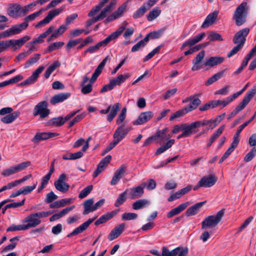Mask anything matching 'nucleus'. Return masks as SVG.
I'll list each match as a JSON object with an SVG mask.
<instances>
[{"label": "nucleus", "mask_w": 256, "mask_h": 256, "mask_svg": "<svg viewBox=\"0 0 256 256\" xmlns=\"http://www.w3.org/2000/svg\"><path fill=\"white\" fill-rule=\"evenodd\" d=\"M226 70H222L209 78L206 82V86H209L222 78L225 74Z\"/></svg>", "instance_id": "473e14b6"}, {"label": "nucleus", "mask_w": 256, "mask_h": 256, "mask_svg": "<svg viewBox=\"0 0 256 256\" xmlns=\"http://www.w3.org/2000/svg\"><path fill=\"white\" fill-rule=\"evenodd\" d=\"M95 218H94L88 219L86 222L80 225L79 226L74 229L72 232L68 234L67 236L68 238H70L84 231L87 229L89 225L92 222Z\"/></svg>", "instance_id": "2eb2a0df"}, {"label": "nucleus", "mask_w": 256, "mask_h": 256, "mask_svg": "<svg viewBox=\"0 0 256 256\" xmlns=\"http://www.w3.org/2000/svg\"><path fill=\"white\" fill-rule=\"evenodd\" d=\"M239 142H240L239 136L238 135V134H235L234 135V136L233 138L232 142L229 148L234 151V148L237 147Z\"/></svg>", "instance_id": "338daca9"}, {"label": "nucleus", "mask_w": 256, "mask_h": 256, "mask_svg": "<svg viewBox=\"0 0 256 256\" xmlns=\"http://www.w3.org/2000/svg\"><path fill=\"white\" fill-rule=\"evenodd\" d=\"M138 218V214L132 212H125L122 216V220H135Z\"/></svg>", "instance_id": "5fc2aeb1"}, {"label": "nucleus", "mask_w": 256, "mask_h": 256, "mask_svg": "<svg viewBox=\"0 0 256 256\" xmlns=\"http://www.w3.org/2000/svg\"><path fill=\"white\" fill-rule=\"evenodd\" d=\"M250 32V28H246L238 32L234 36L232 41L235 44L243 46L246 40V37Z\"/></svg>", "instance_id": "423d86ee"}, {"label": "nucleus", "mask_w": 256, "mask_h": 256, "mask_svg": "<svg viewBox=\"0 0 256 256\" xmlns=\"http://www.w3.org/2000/svg\"><path fill=\"white\" fill-rule=\"evenodd\" d=\"M230 102L228 99V98H226V100H214L211 101V106L212 108H216L218 106H220L221 108H224L227 106Z\"/></svg>", "instance_id": "58836bf2"}, {"label": "nucleus", "mask_w": 256, "mask_h": 256, "mask_svg": "<svg viewBox=\"0 0 256 256\" xmlns=\"http://www.w3.org/2000/svg\"><path fill=\"white\" fill-rule=\"evenodd\" d=\"M85 116L86 114H84L78 115L69 122L68 127L70 128L72 126L76 123L78 122L80 120H82Z\"/></svg>", "instance_id": "69168bd1"}, {"label": "nucleus", "mask_w": 256, "mask_h": 256, "mask_svg": "<svg viewBox=\"0 0 256 256\" xmlns=\"http://www.w3.org/2000/svg\"><path fill=\"white\" fill-rule=\"evenodd\" d=\"M93 186L90 185L84 188L79 194L78 198L80 199L86 198L92 190Z\"/></svg>", "instance_id": "09e8293b"}, {"label": "nucleus", "mask_w": 256, "mask_h": 256, "mask_svg": "<svg viewBox=\"0 0 256 256\" xmlns=\"http://www.w3.org/2000/svg\"><path fill=\"white\" fill-rule=\"evenodd\" d=\"M64 9V7H60L58 8L50 10L48 16L39 22L35 26L36 28H38L42 26L48 24L56 16L59 14Z\"/></svg>", "instance_id": "39448f33"}, {"label": "nucleus", "mask_w": 256, "mask_h": 256, "mask_svg": "<svg viewBox=\"0 0 256 256\" xmlns=\"http://www.w3.org/2000/svg\"><path fill=\"white\" fill-rule=\"evenodd\" d=\"M94 200L93 198H89L83 204L84 210L82 212V214L84 215H86L88 214L90 212H93L94 211Z\"/></svg>", "instance_id": "c756f323"}, {"label": "nucleus", "mask_w": 256, "mask_h": 256, "mask_svg": "<svg viewBox=\"0 0 256 256\" xmlns=\"http://www.w3.org/2000/svg\"><path fill=\"white\" fill-rule=\"evenodd\" d=\"M74 200L71 198H63L59 200L55 201L50 205L51 208H58L63 207L67 204H70L73 202Z\"/></svg>", "instance_id": "c85d7f7f"}, {"label": "nucleus", "mask_w": 256, "mask_h": 256, "mask_svg": "<svg viewBox=\"0 0 256 256\" xmlns=\"http://www.w3.org/2000/svg\"><path fill=\"white\" fill-rule=\"evenodd\" d=\"M126 168V166H122L115 172L110 182L111 185L114 186L119 182L125 172Z\"/></svg>", "instance_id": "a211bd4d"}, {"label": "nucleus", "mask_w": 256, "mask_h": 256, "mask_svg": "<svg viewBox=\"0 0 256 256\" xmlns=\"http://www.w3.org/2000/svg\"><path fill=\"white\" fill-rule=\"evenodd\" d=\"M202 126H204L202 120L196 121L190 124H188V126L190 131H192V134H194L198 132L196 128Z\"/></svg>", "instance_id": "c03bdc74"}, {"label": "nucleus", "mask_w": 256, "mask_h": 256, "mask_svg": "<svg viewBox=\"0 0 256 256\" xmlns=\"http://www.w3.org/2000/svg\"><path fill=\"white\" fill-rule=\"evenodd\" d=\"M128 24V23L126 21L123 22L122 24V26H120L116 31L109 35L108 36L110 37V38L112 40H116L120 35L122 34Z\"/></svg>", "instance_id": "2f4dec72"}, {"label": "nucleus", "mask_w": 256, "mask_h": 256, "mask_svg": "<svg viewBox=\"0 0 256 256\" xmlns=\"http://www.w3.org/2000/svg\"><path fill=\"white\" fill-rule=\"evenodd\" d=\"M188 112L186 108V107L184 109L180 110L175 112L170 118V120H173L174 119L178 118H180L184 116V114H187Z\"/></svg>", "instance_id": "a18cd8bd"}, {"label": "nucleus", "mask_w": 256, "mask_h": 256, "mask_svg": "<svg viewBox=\"0 0 256 256\" xmlns=\"http://www.w3.org/2000/svg\"><path fill=\"white\" fill-rule=\"evenodd\" d=\"M206 202V201L200 202L194 204V206L188 208L186 212V216H190L195 215L200 210V208Z\"/></svg>", "instance_id": "a878e982"}, {"label": "nucleus", "mask_w": 256, "mask_h": 256, "mask_svg": "<svg viewBox=\"0 0 256 256\" xmlns=\"http://www.w3.org/2000/svg\"><path fill=\"white\" fill-rule=\"evenodd\" d=\"M126 194L127 190H126L119 195L118 197V198L114 203V206L116 207H118L122 205L126 200Z\"/></svg>", "instance_id": "49530a36"}, {"label": "nucleus", "mask_w": 256, "mask_h": 256, "mask_svg": "<svg viewBox=\"0 0 256 256\" xmlns=\"http://www.w3.org/2000/svg\"><path fill=\"white\" fill-rule=\"evenodd\" d=\"M218 180L214 174L203 176L198 182V186L204 188H210L213 186Z\"/></svg>", "instance_id": "6e6552de"}, {"label": "nucleus", "mask_w": 256, "mask_h": 256, "mask_svg": "<svg viewBox=\"0 0 256 256\" xmlns=\"http://www.w3.org/2000/svg\"><path fill=\"white\" fill-rule=\"evenodd\" d=\"M189 204L188 202H186L184 203H182L180 204L177 207L174 208L172 209L170 212H168L166 214V216L168 218H170L176 215H177L184 210L187 206H188Z\"/></svg>", "instance_id": "4be33fe9"}, {"label": "nucleus", "mask_w": 256, "mask_h": 256, "mask_svg": "<svg viewBox=\"0 0 256 256\" xmlns=\"http://www.w3.org/2000/svg\"><path fill=\"white\" fill-rule=\"evenodd\" d=\"M256 94V86H254L246 93L240 104L237 106L236 108L228 116L227 119H231L240 112L244 110Z\"/></svg>", "instance_id": "f03ea898"}, {"label": "nucleus", "mask_w": 256, "mask_h": 256, "mask_svg": "<svg viewBox=\"0 0 256 256\" xmlns=\"http://www.w3.org/2000/svg\"><path fill=\"white\" fill-rule=\"evenodd\" d=\"M31 164V162L30 161H26L20 163L14 166L16 172L23 170L26 169L28 167L30 166Z\"/></svg>", "instance_id": "8fccbe9b"}, {"label": "nucleus", "mask_w": 256, "mask_h": 256, "mask_svg": "<svg viewBox=\"0 0 256 256\" xmlns=\"http://www.w3.org/2000/svg\"><path fill=\"white\" fill-rule=\"evenodd\" d=\"M28 26V24L24 20V22L20 24H16L12 26L16 34H20L23 30H26Z\"/></svg>", "instance_id": "79ce46f5"}, {"label": "nucleus", "mask_w": 256, "mask_h": 256, "mask_svg": "<svg viewBox=\"0 0 256 256\" xmlns=\"http://www.w3.org/2000/svg\"><path fill=\"white\" fill-rule=\"evenodd\" d=\"M120 105L119 103H116L114 105H110L107 109L100 110V113L102 114H106L110 112L107 116V120L109 122H111L120 110Z\"/></svg>", "instance_id": "0eeeda50"}, {"label": "nucleus", "mask_w": 256, "mask_h": 256, "mask_svg": "<svg viewBox=\"0 0 256 256\" xmlns=\"http://www.w3.org/2000/svg\"><path fill=\"white\" fill-rule=\"evenodd\" d=\"M256 154V148L254 147L250 151L248 152L244 158L246 162H248L252 160Z\"/></svg>", "instance_id": "6e6d98bb"}, {"label": "nucleus", "mask_w": 256, "mask_h": 256, "mask_svg": "<svg viewBox=\"0 0 256 256\" xmlns=\"http://www.w3.org/2000/svg\"><path fill=\"white\" fill-rule=\"evenodd\" d=\"M154 116L152 112L150 111L142 112L137 120L132 122L134 125H141L150 120Z\"/></svg>", "instance_id": "9b49d317"}, {"label": "nucleus", "mask_w": 256, "mask_h": 256, "mask_svg": "<svg viewBox=\"0 0 256 256\" xmlns=\"http://www.w3.org/2000/svg\"><path fill=\"white\" fill-rule=\"evenodd\" d=\"M146 186V182H142L140 186L133 188L130 190V196L132 199H136L142 196L144 194V188Z\"/></svg>", "instance_id": "ddd939ff"}, {"label": "nucleus", "mask_w": 256, "mask_h": 256, "mask_svg": "<svg viewBox=\"0 0 256 256\" xmlns=\"http://www.w3.org/2000/svg\"><path fill=\"white\" fill-rule=\"evenodd\" d=\"M192 100V102L188 106H186V110L188 112H191L196 109L201 104V100L198 98H196V96Z\"/></svg>", "instance_id": "37998d69"}, {"label": "nucleus", "mask_w": 256, "mask_h": 256, "mask_svg": "<svg viewBox=\"0 0 256 256\" xmlns=\"http://www.w3.org/2000/svg\"><path fill=\"white\" fill-rule=\"evenodd\" d=\"M16 173L17 172L14 166L4 170L2 172V175L4 176H8L10 175L14 174Z\"/></svg>", "instance_id": "e2e57ef3"}, {"label": "nucleus", "mask_w": 256, "mask_h": 256, "mask_svg": "<svg viewBox=\"0 0 256 256\" xmlns=\"http://www.w3.org/2000/svg\"><path fill=\"white\" fill-rule=\"evenodd\" d=\"M64 124V120L62 116L54 118L48 120L45 126H60Z\"/></svg>", "instance_id": "7c9ffc66"}, {"label": "nucleus", "mask_w": 256, "mask_h": 256, "mask_svg": "<svg viewBox=\"0 0 256 256\" xmlns=\"http://www.w3.org/2000/svg\"><path fill=\"white\" fill-rule=\"evenodd\" d=\"M204 55L205 52L204 50H202L196 55V59L192 61L194 64L192 68V71L198 70L201 68L200 63L204 59Z\"/></svg>", "instance_id": "b1692460"}, {"label": "nucleus", "mask_w": 256, "mask_h": 256, "mask_svg": "<svg viewBox=\"0 0 256 256\" xmlns=\"http://www.w3.org/2000/svg\"><path fill=\"white\" fill-rule=\"evenodd\" d=\"M224 125L220 126L211 136L210 138L214 142L215 140L218 138L222 134L224 130Z\"/></svg>", "instance_id": "680f3d73"}, {"label": "nucleus", "mask_w": 256, "mask_h": 256, "mask_svg": "<svg viewBox=\"0 0 256 256\" xmlns=\"http://www.w3.org/2000/svg\"><path fill=\"white\" fill-rule=\"evenodd\" d=\"M44 66H39L32 74V75L30 76L26 80L22 82L20 84V86H27L30 85V84L34 82L38 78V77L40 74L42 73V72L44 70Z\"/></svg>", "instance_id": "4468645a"}, {"label": "nucleus", "mask_w": 256, "mask_h": 256, "mask_svg": "<svg viewBox=\"0 0 256 256\" xmlns=\"http://www.w3.org/2000/svg\"><path fill=\"white\" fill-rule=\"evenodd\" d=\"M130 130V128H124V124L121 125L117 128L114 134V140L118 143L126 135Z\"/></svg>", "instance_id": "f8f14e48"}, {"label": "nucleus", "mask_w": 256, "mask_h": 256, "mask_svg": "<svg viewBox=\"0 0 256 256\" xmlns=\"http://www.w3.org/2000/svg\"><path fill=\"white\" fill-rule=\"evenodd\" d=\"M218 14V12L217 11H214V12L210 13L206 16L204 22L202 24V28H206L210 26L212 24L216 19Z\"/></svg>", "instance_id": "412c9836"}, {"label": "nucleus", "mask_w": 256, "mask_h": 256, "mask_svg": "<svg viewBox=\"0 0 256 256\" xmlns=\"http://www.w3.org/2000/svg\"><path fill=\"white\" fill-rule=\"evenodd\" d=\"M20 114V112H14L2 117L1 118V120L4 124L11 123L18 117Z\"/></svg>", "instance_id": "f704fd0d"}, {"label": "nucleus", "mask_w": 256, "mask_h": 256, "mask_svg": "<svg viewBox=\"0 0 256 256\" xmlns=\"http://www.w3.org/2000/svg\"><path fill=\"white\" fill-rule=\"evenodd\" d=\"M161 10L159 8H154L152 11H150L147 16V18L148 21H152L156 18L160 14Z\"/></svg>", "instance_id": "a19ab883"}, {"label": "nucleus", "mask_w": 256, "mask_h": 256, "mask_svg": "<svg viewBox=\"0 0 256 256\" xmlns=\"http://www.w3.org/2000/svg\"><path fill=\"white\" fill-rule=\"evenodd\" d=\"M24 222H26L28 228H34L40 224L41 220L38 219L34 214L28 215L24 218Z\"/></svg>", "instance_id": "6ab92c4d"}, {"label": "nucleus", "mask_w": 256, "mask_h": 256, "mask_svg": "<svg viewBox=\"0 0 256 256\" xmlns=\"http://www.w3.org/2000/svg\"><path fill=\"white\" fill-rule=\"evenodd\" d=\"M146 12V8L145 4H144L140 8H138L133 15V18L136 19L142 17Z\"/></svg>", "instance_id": "de8ad7c7"}, {"label": "nucleus", "mask_w": 256, "mask_h": 256, "mask_svg": "<svg viewBox=\"0 0 256 256\" xmlns=\"http://www.w3.org/2000/svg\"><path fill=\"white\" fill-rule=\"evenodd\" d=\"M42 10L41 9L38 12H34L32 14H31L30 15H28V16H26L24 18V20L28 24V22H31L33 20H34L36 17L39 16L42 12Z\"/></svg>", "instance_id": "052dcab7"}, {"label": "nucleus", "mask_w": 256, "mask_h": 256, "mask_svg": "<svg viewBox=\"0 0 256 256\" xmlns=\"http://www.w3.org/2000/svg\"><path fill=\"white\" fill-rule=\"evenodd\" d=\"M64 44V43L62 42H54L48 46V50L49 52H52L62 47Z\"/></svg>", "instance_id": "13d9d810"}, {"label": "nucleus", "mask_w": 256, "mask_h": 256, "mask_svg": "<svg viewBox=\"0 0 256 256\" xmlns=\"http://www.w3.org/2000/svg\"><path fill=\"white\" fill-rule=\"evenodd\" d=\"M224 60L223 57L216 56L210 57L206 62L204 63V66L213 67L222 64Z\"/></svg>", "instance_id": "cd10ccee"}, {"label": "nucleus", "mask_w": 256, "mask_h": 256, "mask_svg": "<svg viewBox=\"0 0 256 256\" xmlns=\"http://www.w3.org/2000/svg\"><path fill=\"white\" fill-rule=\"evenodd\" d=\"M48 104L46 100L39 102L34 108L33 115L39 116L38 120H42L48 116L50 110L48 108Z\"/></svg>", "instance_id": "20e7f679"}, {"label": "nucleus", "mask_w": 256, "mask_h": 256, "mask_svg": "<svg viewBox=\"0 0 256 256\" xmlns=\"http://www.w3.org/2000/svg\"><path fill=\"white\" fill-rule=\"evenodd\" d=\"M54 186L56 188L62 192H68L70 188V185L66 182H54Z\"/></svg>", "instance_id": "ea45409f"}, {"label": "nucleus", "mask_w": 256, "mask_h": 256, "mask_svg": "<svg viewBox=\"0 0 256 256\" xmlns=\"http://www.w3.org/2000/svg\"><path fill=\"white\" fill-rule=\"evenodd\" d=\"M112 160V156L108 155L103 158L98 165L96 170L94 172L92 176L96 178L98 175L104 170Z\"/></svg>", "instance_id": "9d476101"}, {"label": "nucleus", "mask_w": 256, "mask_h": 256, "mask_svg": "<svg viewBox=\"0 0 256 256\" xmlns=\"http://www.w3.org/2000/svg\"><path fill=\"white\" fill-rule=\"evenodd\" d=\"M40 54H35L34 57L30 58L28 60L24 68H28L30 65L34 64L36 63L40 58Z\"/></svg>", "instance_id": "3c124183"}, {"label": "nucleus", "mask_w": 256, "mask_h": 256, "mask_svg": "<svg viewBox=\"0 0 256 256\" xmlns=\"http://www.w3.org/2000/svg\"><path fill=\"white\" fill-rule=\"evenodd\" d=\"M149 203V201L146 199H140L133 203L132 207L134 210H138L144 208Z\"/></svg>", "instance_id": "e433bc0d"}, {"label": "nucleus", "mask_w": 256, "mask_h": 256, "mask_svg": "<svg viewBox=\"0 0 256 256\" xmlns=\"http://www.w3.org/2000/svg\"><path fill=\"white\" fill-rule=\"evenodd\" d=\"M60 66V63L59 61L56 60L53 62L46 70L44 76L46 78H48L50 76L51 74L58 67Z\"/></svg>", "instance_id": "4c0bfd02"}, {"label": "nucleus", "mask_w": 256, "mask_h": 256, "mask_svg": "<svg viewBox=\"0 0 256 256\" xmlns=\"http://www.w3.org/2000/svg\"><path fill=\"white\" fill-rule=\"evenodd\" d=\"M70 96V93H60L54 96L50 100L51 104L54 105L56 104L61 102L68 98Z\"/></svg>", "instance_id": "aec40b11"}, {"label": "nucleus", "mask_w": 256, "mask_h": 256, "mask_svg": "<svg viewBox=\"0 0 256 256\" xmlns=\"http://www.w3.org/2000/svg\"><path fill=\"white\" fill-rule=\"evenodd\" d=\"M130 74L129 73H126L124 74H120L116 78L111 80L114 86H120L123 83L127 78H130Z\"/></svg>", "instance_id": "c9c22d12"}, {"label": "nucleus", "mask_w": 256, "mask_h": 256, "mask_svg": "<svg viewBox=\"0 0 256 256\" xmlns=\"http://www.w3.org/2000/svg\"><path fill=\"white\" fill-rule=\"evenodd\" d=\"M127 4L124 2L114 12L108 16L104 20L106 24L112 22L122 16L123 13L126 11Z\"/></svg>", "instance_id": "1a4fd4ad"}, {"label": "nucleus", "mask_w": 256, "mask_h": 256, "mask_svg": "<svg viewBox=\"0 0 256 256\" xmlns=\"http://www.w3.org/2000/svg\"><path fill=\"white\" fill-rule=\"evenodd\" d=\"M22 79H23L22 76L18 75V76H16L14 77L13 78H10V80H8L4 82V86H6L10 84L16 83Z\"/></svg>", "instance_id": "603ef678"}, {"label": "nucleus", "mask_w": 256, "mask_h": 256, "mask_svg": "<svg viewBox=\"0 0 256 256\" xmlns=\"http://www.w3.org/2000/svg\"><path fill=\"white\" fill-rule=\"evenodd\" d=\"M117 213L118 210H113L107 213L106 214L102 216L98 220L95 222L94 224L96 226H98L106 222L108 220L112 218L117 214Z\"/></svg>", "instance_id": "bb28decb"}, {"label": "nucleus", "mask_w": 256, "mask_h": 256, "mask_svg": "<svg viewBox=\"0 0 256 256\" xmlns=\"http://www.w3.org/2000/svg\"><path fill=\"white\" fill-rule=\"evenodd\" d=\"M58 198V196L54 194L53 192H50L46 195V198L44 200L46 204L51 203L54 200Z\"/></svg>", "instance_id": "4d7b16f0"}, {"label": "nucleus", "mask_w": 256, "mask_h": 256, "mask_svg": "<svg viewBox=\"0 0 256 256\" xmlns=\"http://www.w3.org/2000/svg\"><path fill=\"white\" fill-rule=\"evenodd\" d=\"M112 40L110 37L108 36L104 40L98 42L95 46H90L85 51V52H89L90 53H93L98 50L100 47L106 46Z\"/></svg>", "instance_id": "5701e85b"}, {"label": "nucleus", "mask_w": 256, "mask_h": 256, "mask_svg": "<svg viewBox=\"0 0 256 256\" xmlns=\"http://www.w3.org/2000/svg\"><path fill=\"white\" fill-rule=\"evenodd\" d=\"M125 224L122 223L120 225L116 226L110 233L108 238L110 241H112L117 238H118L124 230Z\"/></svg>", "instance_id": "dca6fc26"}, {"label": "nucleus", "mask_w": 256, "mask_h": 256, "mask_svg": "<svg viewBox=\"0 0 256 256\" xmlns=\"http://www.w3.org/2000/svg\"><path fill=\"white\" fill-rule=\"evenodd\" d=\"M30 39V37L29 36H25L18 40H10L11 46L14 48V50H16L18 48L22 46Z\"/></svg>", "instance_id": "393cba45"}, {"label": "nucleus", "mask_w": 256, "mask_h": 256, "mask_svg": "<svg viewBox=\"0 0 256 256\" xmlns=\"http://www.w3.org/2000/svg\"><path fill=\"white\" fill-rule=\"evenodd\" d=\"M208 38H209L210 40V41H214V40H220L222 41L223 40V38H222V36L221 34H220L218 33H216L214 32H211L208 36Z\"/></svg>", "instance_id": "864d4df0"}, {"label": "nucleus", "mask_w": 256, "mask_h": 256, "mask_svg": "<svg viewBox=\"0 0 256 256\" xmlns=\"http://www.w3.org/2000/svg\"><path fill=\"white\" fill-rule=\"evenodd\" d=\"M178 256H186L188 254V249L187 247H178Z\"/></svg>", "instance_id": "774afa93"}, {"label": "nucleus", "mask_w": 256, "mask_h": 256, "mask_svg": "<svg viewBox=\"0 0 256 256\" xmlns=\"http://www.w3.org/2000/svg\"><path fill=\"white\" fill-rule=\"evenodd\" d=\"M21 10L20 5L14 4H10L8 9V14L11 17L16 16Z\"/></svg>", "instance_id": "72a5a7b5"}, {"label": "nucleus", "mask_w": 256, "mask_h": 256, "mask_svg": "<svg viewBox=\"0 0 256 256\" xmlns=\"http://www.w3.org/2000/svg\"><path fill=\"white\" fill-rule=\"evenodd\" d=\"M225 209L222 208L218 211L216 215L206 217L202 222V229L212 228L216 227L221 221Z\"/></svg>", "instance_id": "f257e3e1"}, {"label": "nucleus", "mask_w": 256, "mask_h": 256, "mask_svg": "<svg viewBox=\"0 0 256 256\" xmlns=\"http://www.w3.org/2000/svg\"><path fill=\"white\" fill-rule=\"evenodd\" d=\"M246 6V2H242L236 8L234 12L233 19L235 20L236 24L238 26L242 25L246 22L247 16Z\"/></svg>", "instance_id": "7ed1b4c3"}, {"label": "nucleus", "mask_w": 256, "mask_h": 256, "mask_svg": "<svg viewBox=\"0 0 256 256\" xmlns=\"http://www.w3.org/2000/svg\"><path fill=\"white\" fill-rule=\"evenodd\" d=\"M126 108H124L122 109L120 114H119V116H118V118L116 120V124H120L122 122H123L124 121V120H125V118H126Z\"/></svg>", "instance_id": "bf43d9fd"}, {"label": "nucleus", "mask_w": 256, "mask_h": 256, "mask_svg": "<svg viewBox=\"0 0 256 256\" xmlns=\"http://www.w3.org/2000/svg\"><path fill=\"white\" fill-rule=\"evenodd\" d=\"M92 83L90 82L87 85L81 86L82 87V92L84 94L90 93L92 90Z\"/></svg>", "instance_id": "0e129e2a"}, {"label": "nucleus", "mask_w": 256, "mask_h": 256, "mask_svg": "<svg viewBox=\"0 0 256 256\" xmlns=\"http://www.w3.org/2000/svg\"><path fill=\"white\" fill-rule=\"evenodd\" d=\"M206 34L204 32L199 34L196 36L192 38L189 39L187 41L185 42L182 44L181 46L180 49L182 50L186 46H194L196 44L200 42L205 36Z\"/></svg>", "instance_id": "f3484780"}]
</instances>
